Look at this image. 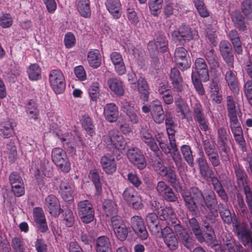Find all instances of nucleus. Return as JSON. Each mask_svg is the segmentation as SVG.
<instances>
[{"label":"nucleus","instance_id":"obj_37","mask_svg":"<svg viewBox=\"0 0 252 252\" xmlns=\"http://www.w3.org/2000/svg\"><path fill=\"white\" fill-rule=\"evenodd\" d=\"M110 90L115 94L122 96L124 94V89L122 81L116 78H111L107 81Z\"/></svg>","mask_w":252,"mask_h":252},{"label":"nucleus","instance_id":"obj_61","mask_svg":"<svg viewBox=\"0 0 252 252\" xmlns=\"http://www.w3.org/2000/svg\"><path fill=\"white\" fill-rule=\"evenodd\" d=\"M63 222L67 227L72 226L74 222V217L72 212L70 209H64Z\"/></svg>","mask_w":252,"mask_h":252},{"label":"nucleus","instance_id":"obj_60","mask_svg":"<svg viewBox=\"0 0 252 252\" xmlns=\"http://www.w3.org/2000/svg\"><path fill=\"white\" fill-rule=\"evenodd\" d=\"M163 0H150L149 6L151 13L155 15H158L162 7Z\"/></svg>","mask_w":252,"mask_h":252},{"label":"nucleus","instance_id":"obj_8","mask_svg":"<svg viewBox=\"0 0 252 252\" xmlns=\"http://www.w3.org/2000/svg\"><path fill=\"white\" fill-rule=\"evenodd\" d=\"M111 225L116 237L120 241L125 240L127 236L128 230L121 217L118 216L112 217Z\"/></svg>","mask_w":252,"mask_h":252},{"label":"nucleus","instance_id":"obj_39","mask_svg":"<svg viewBox=\"0 0 252 252\" xmlns=\"http://www.w3.org/2000/svg\"><path fill=\"white\" fill-rule=\"evenodd\" d=\"M38 106L36 102L30 99L25 103V109L28 116L31 119L37 120L39 116V111L37 109Z\"/></svg>","mask_w":252,"mask_h":252},{"label":"nucleus","instance_id":"obj_58","mask_svg":"<svg viewBox=\"0 0 252 252\" xmlns=\"http://www.w3.org/2000/svg\"><path fill=\"white\" fill-rule=\"evenodd\" d=\"M241 9L248 18H252V0H244L241 4Z\"/></svg>","mask_w":252,"mask_h":252},{"label":"nucleus","instance_id":"obj_46","mask_svg":"<svg viewBox=\"0 0 252 252\" xmlns=\"http://www.w3.org/2000/svg\"><path fill=\"white\" fill-rule=\"evenodd\" d=\"M135 91L141 94L142 99L144 100H147L149 97V87L145 79L140 77L137 83V89Z\"/></svg>","mask_w":252,"mask_h":252},{"label":"nucleus","instance_id":"obj_23","mask_svg":"<svg viewBox=\"0 0 252 252\" xmlns=\"http://www.w3.org/2000/svg\"><path fill=\"white\" fill-rule=\"evenodd\" d=\"M151 115L154 121L158 124L163 122L165 119L162 106L161 102L156 100L151 103Z\"/></svg>","mask_w":252,"mask_h":252},{"label":"nucleus","instance_id":"obj_57","mask_svg":"<svg viewBox=\"0 0 252 252\" xmlns=\"http://www.w3.org/2000/svg\"><path fill=\"white\" fill-rule=\"evenodd\" d=\"M181 151L184 158L191 166H193V158L192 155V151L189 145H184L181 147Z\"/></svg>","mask_w":252,"mask_h":252},{"label":"nucleus","instance_id":"obj_17","mask_svg":"<svg viewBox=\"0 0 252 252\" xmlns=\"http://www.w3.org/2000/svg\"><path fill=\"white\" fill-rule=\"evenodd\" d=\"M160 232L165 244L170 250H175L178 248V241L171 228L166 226Z\"/></svg>","mask_w":252,"mask_h":252},{"label":"nucleus","instance_id":"obj_22","mask_svg":"<svg viewBox=\"0 0 252 252\" xmlns=\"http://www.w3.org/2000/svg\"><path fill=\"white\" fill-rule=\"evenodd\" d=\"M45 206L50 215L58 217L61 212V205L58 199L54 195H49L45 198Z\"/></svg>","mask_w":252,"mask_h":252},{"label":"nucleus","instance_id":"obj_31","mask_svg":"<svg viewBox=\"0 0 252 252\" xmlns=\"http://www.w3.org/2000/svg\"><path fill=\"white\" fill-rule=\"evenodd\" d=\"M110 57L115 66L116 72L120 75L124 74L126 72V68L121 54L118 52H114L110 54Z\"/></svg>","mask_w":252,"mask_h":252},{"label":"nucleus","instance_id":"obj_42","mask_svg":"<svg viewBox=\"0 0 252 252\" xmlns=\"http://www.w3.org/2000/svg\"><path fill=\"white\" fill-rule=\"evenodd\" d=\"M88 60L90 65L94 68L98 67L101 62V55L98 50L92 49L88 54Z\"/></svg>","mask_w":252,"mask_h":252},{"label":"nucleus","instance_id":"obj_64","mask_svg":"<svg viewBox=\"0 0 252 252\" xmlns=\"http://www.w3.org/2000/svg\"><path fill=\"white\" fill-rule=\"evenodd\" d=\"M203 148L207 157L218 153L214 144L209 141L205 140L204 141Z\"/></svg>","mask_w":252,"mask_h":252},{"label":"nucleus","instance_id":"obj_13","mask_svg":"<svg viewBox=\"0 0 252 252\" xmlns=\"http://www.w3.org/2000/svg\"><path fill=\"white\" fill-rule=\"evenodd\" d=\"M156 171L162 177H165L173 187L178 186L179 181L174 171L169 167L165 166L163 163L158 162L155 167Z\"/></svg>","mask_w":252,"mask_h":252},{"label":"nucleus","instance_id":"obj_33","mask_svg":"<svg viewBox=\"0 0 252 252\" xmlns=\"http://www.w3.org/2000/svg\"><path fill=\"white\" fill-rule=\"evenodd\" d=\"M195 66L197 75L204 82H206L209 79V75L207 64L203 58H197L195 62Z\"/></svg>","mask_w":252,"mask_h":252},{"label":"nucleus","instance_id":"obj_19","mask_svg":"<svg viewBox=\"0 0 252 252\" xmlns=\"http://www.w3.org/2000/svg\"><path fill=\"white\" fill-rule=\"evenodd\" d=\"M193 117L195 121L198 123L199 128L201 130L206 131L209 129V123L199 103H196L193 107Z\"/></svg>","mask_w":252,"mask_h":252},{"label":"nucleus","instance_id":"obj_47","mask_svg":"<svg viewBox=\"0 0 252 252\" xmlns=\"http://www.w3.org/2000/svg\"><path fill=\"white\" fill-rule=\"evenodd\" d=\"M181 33L184 40H190L198 38L197 31L195 29L190 28L186 25L181 26Z\"/></svg>","mask_w":252,"mask_h":252},{"label":"nucleus","instance_id":"obj_7","mask_svg":"<svg viewBox=\"0 0 252 252\" xmlns=\"http://www.w3.org/2000/svg\"><path fill=\"white\" fill-rule=\"evenodd\" d=\"M78 211L79 216L84 223H89L94 220V211L88 200H83L78 203Z\"/></svg>","mask_w":252,"mask_h":252},{"label":"nucleus","instance_id":"obj_6","mask_svg":"<svg viewBox=\"0 0 252 252\" xmlns=\"http://www.w3.org/2000/svg\"><path fill=\"white\" fill-rule=\"evenodd\" d=\"M166 130L168 135L170 146L173 150L172 158L175 163L179 173H180L181 170L184 169L185 164L182 162L181 156L178 152L177 145L175 142V130L173 128V127H166Z\"/></svg>","mask_w":252,"mask_h":252},{"label":"nucleus","instance_id":"obj_32","mask_svg":"<svg viewBox=\"0 0 252 252\" xmlns=\"http://www.w3.org/2000/svg\"><path fill=\"white\" fill-rule=\"evenodd\" d=\"M61 196L65 202H70L73 200L75 186L74 185L62 181L60 186Z\"/></svg>","mask_w":252,"mask_h":252},{"label":"nucleus","instance_id":"obj_36","mask_svg":"<svg viewBox=\"0 0 252 252\" xmlns=\"http://www.w3.org/2000/svg\"><path fill=\"white\" fill-rule=\"evenodd\" d=\"M142 140L150 147V149L156 152L159 150L158 146L149 130L142 128L141 131Z\"/></svg>","mask_w":252,"mask_h":252},{"label":"nucleus","instance_id":"obj_16","mask_svg":"<svg viewBox=\"0 0 252 252\" xmlns=\"http://www.w3.org/2000/svg\"><path fill=\"white\" fill-rule=\"evenodd\" d=\"M156 171L162 177H165L173 187L178 186L179 181L174 171L169 167L165 166L163 163L158 162L155 167Z\"/></svg>","mask_w":252,"mask_h":252},{"label":"nucleus","instance_id":"obj_49","mask_svg":"<svg viewBox=\"0 0 252 252\" xmlns=\"http://www.w3.org/2000/svg\"><path fill=\"white\" fill-rule=\"evenodd\" d=\"M205 57L210 66L215 69L219 66V62L217 56L215 54L213 49H208L205 54Z\"/></svg>","mask_w":252,"mask_h":252},{"label":"nucleus","instance_id":"obj_38","mask_svg":"<svg viewBox=\"0 0 252 252\" xmlns=\"http://www.w3.org/2000/svg\"><path fill=\"white\" fill-rule=\"evenodd\" d=\"M105 5L114 18L118 19L120 17L121 3L119 0H107Z\"/></svg>","mask_w":252,"mask_h":252},{"label":"nucleus","instance_id":"obj_28","mask_svg":"<svg viewBox=\"0 0 252 252\" xmlns=\"http://www.w3.org/2000/svg\"><path fill=\"white\" fill-rule=\"evenodd\" d=\"M16 123L14 121L8 120L0 123V135L4 138H8L14 134Z\"/></svg>","mask_w":252,"mask_h":252},{"label":"nucleus","instance_id":"obj_15","mask_svg":"<svg viewBox=\"0 0 252 252\" xmlns=\"http://www.w3.org/2000/svg\"><path fill=\"white\" fill-rule=\"evenodd\" d=\"M156 171L162 177H165L173 187L178 186L179 181L174 171L169 167L165 166L163 163L158 162L155 167Z\"/></svg>","mask_w":252,"mask_h":252},{"label":"nucleus","instance_id":"obj_44","mask_svg":"<svg viewBox=\"0 0 252 252\" xmlns=\"http://www.w3.org/2000/svg\"><path fill=\"white\" fill-rule=\"evenodd\" d=\"M234 171L236 176L237 183L240 187H243L247 185L248 176L243 167L239 164L234 166Z\"/></svg>","mask_w":252,"mask_h":252},{"label":"nucleus","instance_id":"obj_35","mask_svg":"<svg viewBox=\"0 0 252 252\" xmlns=\"http://www.w3.org/2000/svg\"><path fill=\"white\" fill-rule=\"evenodd\" d=\"M100 163L102 169L107 174H112L116 170V163L112 156L109 155L103 156L101 158Z\"/></svg>","mask_w":252,"mask_h":252},{"label":"nucleus","instance_id":"obj_45","mask_svg":"<svg viewBox=\"0 0 252 252\" xmlns=\"http://www.w3.org/2000/svg\"><path fill=\"white\" fill-rule=\"evenodd\" d=\"M27 72L32 81H37L41 78V69L37 63L31 64L27 68Z\"/></svg>","mask_w":252,"mask_h":252},{"label":"nucleus","instance_id":"obj_11","mask_svg":"<svg viewBox=\"0 0 252 252\" xmlns=\"http://www.w3.org/2000/svg\"><path fill=\"white\" fill-rule=\"evenodd\" d=\"M127 156L130 161L139 169H143L146 166L145 157L142 153L136 148L128 149Z\"/></svg>","mask_w":252,"mask_h":252},{"label":"nucleus","instance_id":"obj_53","mask_svg":"<svg viewBox=\"0 0 252 252\" xmlns=\"http://www.w3.org/2000/svg\"><path fill=\"white\" fill-rule=\"evenodd\" d=\"M225 80L231 90L234 92L239 90L235 74L231 70H228L225 74Z\"/></svg>","mask_w":252,"mask_h":252},{"label":"nucleus","instance_id":"obj_4","mask_svg":"<svg viewBox=\"0 0 252 252\" xmlns=\"http://www.w3.org/2000/svg\"><path fill=\"white\" fill-rule=\"evenodd\" d=\"M52 161L64 172L70 170V163L66 152L61 148H54L52 150Z\"/></svg>","mask_w":252,"mask_h":252},{"label":"nucleus","instance_id":"obj_14","mask_svg":"<svg viewBox=\"0 0 252 252\" xmlns=\"http://www.w3.org/2000/svg\"><path fill=\"white\" fill-rule=\"evenodd\" d=\"M156 171L162 177H165L173 187L178 186L179 181L174 171L169 167L165 166L163 163L158 162L155 167Z\"/></svg>","mask_w":252,"mask_h":252},{"label":"nucleus","instance_id":"obj_56","mask_svg":"<svg viewBox=\"0 0 252 252\" xmlns=\"http://www.w3.org/2000/svg\"><path fill=\"white\" fill-rule=\"evenodd\" d=\"M232 19L235 26L239 30L244 31L246 30V25L244 22V18L238 12L233 13L232 16Z\"/></svg>","mask_w":252,"mask_h":252},{"label":"nucleus","instance_id":"obj_40","mask_svg":"<svg viewBox=\"0 0 252 252\" xmlns=\"http://www.w3.org/2000/svg\"><path fill=\"white\" fill-rule=\"evenodd\" d=\"M77 9L79 14L84 18H89L91 15L89 0H76Z\"/></svg>","mask_w":252,"mask_h":252},{"label":"nucleus","instance_id":"obj_5","mask_svg":"<svg viewBox=\"0 0 252 252\" xmlns=\"http://www.w3.org/2000/svg\"><path fill=\"white\" fill-rule=\"evenodd\" d=\"M50 85L54 92L60 94L63 92L65 88V82L64 75L59 69L50 71L49 75Z\"/></svg>","mask_w":252,"mask_h":252},{"label":"nucleus","instance_id":"obj_54","mask_svg":"<svg viewBox=\"0 0 252 252\" xmlns=\"http://www.w3.org/2000/svg\"><path fill=\"white\" fill-rule=\"evenodd\" d=\"M47 163L45 161L44 162L40 161V167H37V172H38L35 174V177L37 179H39L40 175H44L47 177H51L53 175L52 169L47 166Z\"/></svg>","mask_w":252,"mask_h":252},{"label":"nucleus","instance_id":"obj_3","mask_svg":"<svg viewBox=\"0 0 252 252\" xmlns=\"http://www.w3.org/2000/svg\"><path fill=\"white\" fill-rule=\"evenodd\" d=\"M103 141L106 146L114 153L124 150L126 145L123 136L116 129L110 130L107 134L103 137Z\"/></svg>","mask_w":252,"mask_h":252},{"label":"nucleus","instance_id":"obj_62","mask_svg":"<svg viewBox=\"0 0 252 252\" xmlns=\"http://www.w3.org/2000/svg\"><path fill=\"white\" fill-rule=\"evenodd\" d=\"M243 90L249 103L252 106V81L248 80L246 81L244 84Z\"/></svg>","mask_w":252,"mask_h":252},{"label":"nucleus","instance_id":"obj_34","mask_svg":"<svg viewBox=\"0 0 252 252\" xmlns=\"http://www.w3.org/2000/svg\"><path fill=\"white\" fill-rule=\"evenodd\" d=\"M175 104L177 113L181 119H191L189 107L182 98H179L176 99Z\"/></svg>","mask_w":252,"mask_h":252},{"label":"nucleus","instance_id":"obj_43","mask_svg":"<svg viewBox=\"0 0 252 252\" xmlns=\"http://www.w3.org/2000/svg\"><path fill=\"white\" fill-rule=\"evenodd\" d=\"M227 35L233 45L235 51L238 54H241L243 49L237 31L235 30H231Z\"/></svg>","mask_w":252,"mask_h":252},{"label":"nucleus","instance_id":"obj_10","mask_svg":"<svg viewBox=\"0 0 252 252\" xmlns=\"http://www.w3.org/2000/svg\"><path fill=\"white\" fill-rule=\"evenodd\" d=\"M175 60L179 67L182 70L189 68L191 61L187 51L183 47L176 48L174 53Z\"/></svg>","mask_w":252,"mask_h":252},{"label":"nucleus","instance_id":"obj_55","mask_svg":"<svg viewBox=\"0 0 252 252\" xmlns=\"http://www.w3.org/2000/svg\"><path fill=\"white\" fill-rule=\"evenodd\" d=\"M224 252H240L243 250V247L240 244L234 243L232 240H228L222 245Z\"/></svg>","mask_w":252,"mask_h":252},{"label":"nucleus","instance_id":"obj_29","mask_svg":"<svg viewBox=\"0 0 252 252\" xmlns=\"http://www.w3.org/2000/svg\"><path fill=\"white\" fill-rule=\"evenodd\" d=\"M33 214L34 220L38 225L39 230L42 232H46L48 230V226L43 209L36 207L33 209Z\"/></svg>","mask_w":252,"mask_h":252},{"label":"nucleus","instance_id":"obj_52","mask_svg":"<svg viewBox=\"0 0 252 252\" xmlns=\"http://www.w3.org/2000/svg\"><path fill=\"white\" fill-rule=\"evenodd\" d=\"M89 178L94 183L96 189V194L99 195L102 190L100 177L98 171L96 169H93L90 171Z\"/></svg>","mask_w":252,"mask_h":252},{"label":"nucleus","instance_id":"obj_59","mask_svg":"<svg viewBox=\"0 0 252 252\" xmlns=\"http://www.w3.org/2000/svg\"><path fill=\"white\" fill-rule=\"evenodd\" d=\"M192 81L195 88V90L200 95H203L204 94V90L203 85L201 82L200 77L197 75L195 72L193 71L191 75Z\"/></svg>","mask_w":252,"mask_h":252},{"label":"nucleus","instance_id":"obj_2","mask_svg":"<svg viewBox=\"0 0 252 252\" xmlns=\"http://www.w3.org/2000/svg\"><path fill=\"white\" fill-rule=\"evenodd\" d=\"M210 223H212L210 220L206 218L204 220V226L207 231L204 235L202 234L200 227L196 219L193 218L190 219L187 226L189 229L192 230L198 240L202 243L205 241H212L213 239L214 232Z\"/></svg>","mask_w":252,"mask_h":252},{"label":"nucleus","instance_id":"obj_18","mask_svg":"<svg viewBox=\"0 0 252 252\" xmlns=\"http://www.w3.org/2000/svg\"><path fill=\"white\" fill-rule=\"evenodd\" d=\"M167 41L164 36L160 35L155 41H150L148 44V49L151 55H155L159 52H164L167 48Z\"/></svg>","mask_w":252,"mask_h":252},{"label":"nucleus","instance_id":"obj_1","mask_svg":"<svg viewBox=\"0 0 252 252\" xmlns=\"http://www.w3.org/2000/svg\"><path fill=\"white\" fill-rule=\"evenodd\" d=\"M182 197L187 208L195 216L201 212L204 213L208 208L212 216L207 215L206 219L214 223L218 216V202L216 196L212 190H208L204 196L200 190L197 188H192L189 191H183Z\"/></svg>","mask_w":252,"mask_h":252},{"label":"nucleus","instance_id":"obj_63","mask_svg":"<svg viewBox=\"0 0 252 252\" xmlns=\"http://www.w3.org/2000/svg\"><path fill=\"white\" fill-rule=\"evenodd\" d=\"M88 92L91 100L96 101L99 94L98 83H93L89 89Z\"/></svg>","mask_w":252,"mask_h":252},{"label":"nucleus","instance_id":"obj_21","mask_svg":"<svg viewBox=\"0 0 252 252\" xmlns=\"http://www.w3.org/2000/svg\"><path fill=\"white\" fill-rule=\"evenodd\" d=\"M131 223L133 230L139 237L142 240H146L149 234L143 219L139 216H134L131 219Z\"/></svg>","mask_w":252,"mask_h":252},{"label":"nucleus","instance_id":"obj_41","mask_svg":"<svg viewBox=\"0 0 252 252\" xmlns=\"http://www.w3.org/2000/svg\"><path fill=\"white\" fill-rule=\"evenodd\" d=\"M226 107L229 121L237 120V113L239 109L237 108L231 96L229 95L226 98Z\"/></svg>","mask_w":252,"mask_h":252},{"label":"nucleus","instance_id":"obj_26","mask_svg":"<svg viewBox=\"0 0 252 252\" xmlns=\"http://www.w3.org/2000/svg\"><path fill=\"white\" fill-rule=\"evenodd\" d=\"M103 114L105 119L109 122H115L119 118L118 108L113 103H108L104 107Z\"/></svg>","mask_w":252,"mask_h":252},{"label":"nucleus","instance_id":"obj_9","mask_svg":"<svg viewBox=\"0 0 252 252\" xmlns=\"http://www.w3.org/2000/svg\"><path fill=\"white\" fill-rule=\"evenodd\" d=\"M252 229V222L251 223ZM235 233L238 238L245 246L251 244L252 249V235L247 225L245 223L237 222L235 225Z\"/></svg>","mask_w":252,"mask_h":252},{"label":"nucleus","instance_id":"obj_25","mask_svg":"<svg viewBox=\"0 0 252 252\" xmlns=\"http://www.w3.org/2000/svg\"><path fill=\"white\" fill-rule=\"evenodd\" d=\"M169 78L175 91L181 92L183 90L184 81L180 72L177 68H172L171 69Z\"/></svg>","mask_w":252,"mask_h":252},{"label":"nucleus","instance_id":"obj_24","mask_svg":"<svg viewBox=\"0 0 252 252\" xmlns=\"http://www.w3.org/2000/svg\"><path fill=\"white\" fill-rule=\"evenodd\" d=\"M159 215L160 219L166 221V223L170 227L173 226L179 221L173 209L170 207H167L161 210L159 212Z\"/></svg>","mask_w":252,"mask_h":252},{"label":"nucleus","instance_id":"obj_51","mask_svg":"<svg viewBox=\"0 0 252 252\" xmlns=\"http://www.w3.org/2000/svg\"><path fill=\"white\" fill-rule=\"evenodd\" d=\"M103 208L105 215L111 216L117 213V205L110 199L105 200L103 204Z\"/></svg>","mask_w":252,"mask_h":252},{"label":"nucleus","instance_id":"obj_27","mask_svg":"<svg viewBox=\"0 0 252 252\" xmlns=\"http://www.w3.org/2000/svg\"><path fill=\"white\" fill-rule=\"evenodd\" d=\"M146 221L151 232L158 235L162 230L159 224L158 216L155 213H149L146 217Z\"/></svg>","mask_w":252,"mask_h":252},{"label":"nucleus","instance_id":"obj_30","mask_svg":"<svg viewBox=\"0 0 252 252\" xmlns=\"http://www.w3.org/2000/svg\"><path fill=\"white\" fill-rule=\"evenodd\" d=\"M172 227L179 239L182 241L186 247L189 248L192 245V239L186 230L181 225L180 221Z\"/></svg>","mask_w":252,"mask_h":252},{"label":"nucleus","instance_id":"obj_50","mask_svg":"<svg viewBox=\"0 0 252 252\" xmlns=\"http://www.w3.org/2000/svg\"><path fill=\"white\" fill-rule=\"evenodd\" d=\"M11 247L14 252H26L25 244L20 237H14L12 239Z\"/></svg>","mask_w":252,"mask_h":252},{"label":"nucleus","instance_id":"obj_48","mask_svg":"<svg viewBox=\"0 0 252 252\" xmlns=\"http://www.w3.org/2000/svg\"><path fill=\"white\" fill-rule=\"evenodd\" d=\"M111 249V244L109 238L105 236H101L96 240V251H103Z\"/></svg>","mask_w":252,"mask_h":252},{"label":"nucleus","instance_id":"obj_12","mask_svg":"<svg viewBox=\"0 0 252 252\" xmlns=\"http://www.w3.org/2000/svg\"><path fill=\"white\" fill-rule=\"evenodd\" d=\"M123 196L124 200L134 208L139 209L142 208L141 197L133 188H126L123 193Z\"/></svg>","mask_w":252,"mask_h":252},{"label":"nucleus","instance_id":"obj_20","mask_svg":"<svg viewBox=\"0 0 252 252\" xmlns=\"http://www.w3.org/2000/svg\"><path fill=\"white\" fill-rule=\"evenodd\" d=\"M122 110L128 117L129 121L133 124L139 122V108L134 104L125 100L122 103Z\"/></svg>","mask_w":252,"mask_h":252}]
</instances>
